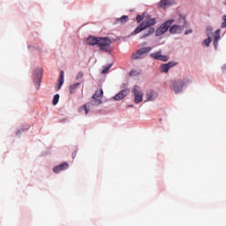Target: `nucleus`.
Instances as JSON below:
<instances>
[{
  "label": "nucleus",
  "instance_id": "1",
  "mask_svg": "<svg viewBox=\"0 0 226 226\" xmlns=\"http://www.w3.org/2000/svg\"><path fill=\"white\" fill-rule=\"evenodd\" d=\"M156 25V19L154 18H149L147 19H144L140 25L134 30V34H139V33H141V31H146L147 27V32H145L142 36L140 37L141 40H144L147 38V36H151L154 33V28L153 26Z\"/></svg>",
  "mask_w": 226,
  "mask_h": 226
},
{
  "label": "nucleus",
  "instance_id": "2",
  "mask_svg": "<svg viewBox=\"0 0 226 226\" xmlns=\"http://www.w3.org/2000/svg\"><path fill=\"white\" fill-rule=\"evenodd\" d=\"M98 47L101 50L104 52H110V45H112V41L107 37H99Z\"/></svg>",
  "mask_w": 226,
  "mask_h": 226
},
{
  "label": "nucleus",
  "instance_id": "3",
  "mask_svg": "<svg viewBox=\"0 0 226 226\" xmlns=\"http://www.w3.org/2000/svg\"><path fill=\"white\" fill-rule=\"evenodd\" d=\"M103 96V90H97L95 94L92 96V100L90 102V105L93 107H98V105H102V97Z\"/></svg>",
  "mask_w": 226,
  "mask_h": 226
},
{
  "label": "nucleus",
  "instance_id": "4",
  "mask_svg": "<svg viewBox=\"0 0 226 226\" xmlns=\"http://www.w3.org/2000/svg\"><path fill=\"white\" fill-rule=\"evenodd\" d=\"M170 87L171 91H174V93L177 94L183 91V87H185V80L179 79L177 81H172Z\"/></svg>",
  "mask_w": 226,
  "mask_h": 226
},
{
  "label": "nucleus",
  "instance_id": "5",
  "mask_svg": "<svg viewBox=\"0 0 226 226\" xmlns=\"http://www.w3.org/2000/svg\"><path fill=\"white\" fill-rule=\"evenodd\" d=\"M132 93L134 94V102L141 103L144 98V93L142 92V88H140V87L139 86H134Z\"/></svg>",
  "mask_w": 226,
  "mask_h": 226
},
{
  "label": "nucleus",
  "instance_id": "6",
  "mask_svg": "<svg viewBox=\"0 0 226 226\" xmlns=\"http://www.w3.org/2000/svg\"><path fill=\"white\" fill-rule=\"evenodd\" d=\"M174 20H168L164 22L157 30H156V36H162V34H165L167 31H169V28L172 25Z\"/></svg>",
  "mask_w": 226,
  "mask_h": 226
},
{
  "label": "nucleus",
  "instance_id": "7",
  "mask_svg": "<svg viewBox=\"0 0 226 226\" xmlns=\"http://www.w3.org/2000/svg\"><path fill=\"white\" fill-rule=\"evenodd\" d=\"M34 72V86L37 89H40V84H41V79L43 77V69L36 68Z\"/></svg>",
  "mask_w": 226,
  "mask_h": 226
},
{
  "label": "nucleus",
  "instance_id": "8",
  "mask_svg": "<svg viewBox=\"0 0 226 226\" xmlns=\"http://www.w3.org/2000/svg\"><path fill=\"white\" fill-rule=\"evenodd\" d=\"M151 52V47L142 48L132 54V59H141L143 54Z\"/></svg>",
  "mask_w": 226,
  "mask_h": 226
},
{
  "label": "nucleus",
  "instance_id": "9",
  "mask_svg": "<svg viewBox=\"0 0 226 226\" xmlns=\"http://www.w3.org/2000/svg\"><path fill=\"white\" fill-rule=\"evenodd\" d=\"M150 56L153 57V59H155L156 61H163V62L169 61L168 56L162 55V50H159L155 53H151Z\"/></svg>",
  "mask_w": 226,
  "mask_h": 226
},
{
  "label": "nucleus",
  "instance_id": "10",
  "mask_svg": "<svg viewBox=\"0 0 226 226\" xmlns=\"http://www.w3.org/2000/svg\"><path fill=\"white\" fill-rule=\"evenodd\" d=\"M69 167L70 164H68V162H62L61 164L53 168V172H55V174H59V172L66 170L67 169H69Z\"/></svg>",
  "mask_w": 226,
  "mask_h": 226
},
{
  "label": "nucleus",
  "instance_id": "11",
  "mask_svg": "<svg viewBox=\"0 0 226 226\" xmlns=\"http://www.w3.org/2000/svg\"><path fill=\"white\" fill-rule=\"evenodd\" d=\"M176 4V1L174 0H161L159 3V7L163 8H169V6H174Z\"/></svg>",
  "mask_w": 226,
  "mask_h": 226
},
{
  "label": "nucleus",
  "instance_id": "12",
  "mask_svg": "<svg viewBox=\"0 0 226 226\" xmlns=\"http://www.w3.org/2000/svg\"><path fill=\"white\" fill-rule=\"evenodd\" d=\"M146 97L148 102H154V100L158 98V93L154 90H148L146 94Z\"/></svg>",
  "mask_w": 226,
  "mask_h": 226
},
{
  "label": "nucleus",
  "instance_id": "13",
  "mask_svg": "<svg viewBox=\"0 0 226 226\" xmlns=\"http://www.w3.org/2000/svg\"><path fill=\"white\" fill-rule=\"evenodd\" d=\"M130 94V90L128 88H125L119 92L117 94L115 95L114 100L119 101L123 100V98H125V96H128Z\"/></svg>",
  "mask_w": 226,
  "mask_h": 226
},
{
  "label": "nucleus",
  "instance_id": "14",
  "mask_svg": "<svg viewBox=\"0 0 226 226\" xmlns=\"http://www.w3.org/2000/svg\"><path fill=\"white\" fill-rule=\"evenodd\" d=\"M183 32V26H177V25H174L170 28V33H171V34H179V33Z\"/></svg>",
  "mask_w": 226,
  "mask_h": 226
},
{
  "label": "nucleus",
  "instance_id": "15",
  "mask_svg": "<svg viewBox=\"0 0 226 226\" xmlns=\"http://www.w3.org/2000/svg\"><path fill=\"white\" fill-rule=\"evenodd\" d=\"M99 40H100V37L89 36L87 39V43L91 46L98 45Z\"/></svg>",
  "mask_w": 226,
  "mask_h": 226
},
{
  "label": "nucleus",
  "instance_id": "16",
  "mask_svg": "<svg viewBox=\"0 0 226 226\" xmlns=\"http://www.w3.org/2000/svg\"><path fill=\"white\" fill-rule=\"evenodd\" d=\"M63 84H64V72L61 71L60 72V79L58 81L56 89L59 91L61 87H63Z\"/></svg>",
  "mask_w": 226,
  "mask_h": 226
},
{
  "label": "nucleus",
  "instance_id": "17",
  "mask_svg": "<svg viewBox=\"0 0 226 226\" xmlns=\"http://www.w3.org/2000/svg\"><path fill=\"white\" fill-rule=\"evenodd\" d=\"M125 22H128V16H122L121 18L117 19L115 24H125Z\"/></svg>",
  "mask_w": 226,
  "mask_h": 226
},
{
  "label": "nucleus",
  "instance_id": "18",
  "mask_svg": "<svg viewBox=\"0 0 226 226\" xmlns=\"http://www.w3.org/2000/svg\"><path fill=\"white\" fill-rule=\"evenodd\" d=\"M79 86H80V83H75L74 85H72L70 87L71 94H73L75 93V90L77 89V87H79Z\"/></svg>",
  "mask_w": 226,
  "mask_h": 226
},
{
  "label": "nucleus",
  "instance_id": "19",
  "mask_svg": "<svg viewBox=\"0 0 226 226\" xmlns=\"http://www.w3.org/2000/svg\"><path fill=\"white\" fill-rule=\"evenodd\" d=\"M83 110H85V114L87 115L89 113V106H87V104H85L79 109V112H82Z\"/></svg>",
  "mask_w": 226,
  "mask_h": 226
},
{
  "label": "nucleus",
  "instance_id": "20",
  "mask_svg": "<svg viewBox=\"0 0 226 226\" xmlns=\"http://www.w3.org/2000/svg\"><path fill=\"white\" fill-rule=\"evenodd\" d=\"M161 68H162V72H164V73H169V70H170L167 64H162L161 65Z\"/></svg>",
  "mask_w": 226,
  "mask_h": 226
},
{
  "label": "nucleus",
  "instance_id": "21",
  "mask_svg": "<svg viewBox=\"0 0 226 226\" xmlns=\"http://www.w3.org/2000/svg\"><path fill=\"white\" fill-rule=\"evenodd\" d=\"M212 41H213V39H211V37H208L203 41V45H206V47H209Z\"/></svg>",
  "mask_w": 226,
  "mask_h": 226
},
{
  "label": "nucleus",
  "instance_id": "22",
  "mask_svg": "<svg viewBox=\"0 0 226 226\" xmlns=\"http://www.w3.org/2000/svg\"><path fill=\"white\" fill-rule=\"evenodd\" d=\"M59 103V94L54 95L53 98V105H57Z\"/></svg>",
  "mask_w": 226,
  "mask_h": 226
},
{
  "label": "nucleus",
  "instance_id": "23",
  "mask_svg": "<svg viewBox=\"0 0 226 226\" xmlns=\"http://www.w3.org/2000/svg\"><path fill=\"white\" fill-rule=\"evenodd\" d=\"M222 29H225L226 27V15L222 16V23L221 24Z\"/></svg>",
  "mask_w": 226,
  "mask_h": 226
},
{
  "label": "nucleus",
  "instance_id": "24",
  "mask_svg": "<svg viewBox=\"0 0 226 226\" xmlns=\"http://www.w3.org/2000/svg\"><path fill=\"white\" fill-rule=\"evenodd\" d=\"M110 68H112V64L107 65L102 72V73L105 74L109 72V70H110Z\"/></svg>",
  "mask_w": 226,
  "mask_h": 226
},
{
  "label": "nucleus",
  "instance_id": "25",
  "mask_svg": "<svg viewBox=\"0 0 226 226\" xmlns=\"http://www.w3.org/2000/svg\"><path fill=\"white\" fill-rule=\"evenodd\" d=\"M177 63L176 62H169L168 64H166V65H168V68H174V66H177Z\"/></svg>",
  "mask_w": 226,
  "mask_h": 226
},
{
  "label": "nucleus",
  "instance_id": "26",
  "mask_svg": "<svg viewBox=\"0 0 226 226\" xmlns=\"http://www.w3.org/2000/svg\"><path fill=\"white\" fill-rule=\"evenodd\" d=\"M136 20H137V22H142V20H144V16L143 15H138L136 17Z\"/></svg>",
  "mask_w": 226,
  "mask_h": 226
},
{
  "label": "nucleus",
  "instance_id": "27",
  "mask_svg": "<svg viewBox=\"0 0 226 226\" xmlns=\"http://www.w3.org/2000/svg\"><path fill=\"white\" fill-rule=\"evenodd\" d=\"M82 77H84V73L82 72H79L78 73L77 79L79 80V79H82Z\"/></svg>",
  "mask_w": 226,
  "mask_h": 226
},
{
  "label": "nucleus",
  "instance_id": "28",
  "mask_svg": "<svg viewBox=\"0 0 226 226\" xmlns=\"http://www.w3.org/2000/svg\"><path fill=\"white\" fill-rule=\"evenodd\" d=\"M214 38H215V43H216V41H218V40H220V34H215Z\"/></svg>",
  "mask_w": 226,
  "mask_h": 226
},
{
  "label": "nucleus",
  "instance_id": "29",
  "mask_svg": "<svg viewBox=\"0 0 226 226\" xmlns=\"http://www.w3.org/2000/svg\"><path fill=\"white\" fill-rule=\"evenodd\" d=\"M191 33H193V30L189 29L185 32V34H191Z\"/></svg>",
  "mask_w": 226,
  "mask_h": 226
},
{
  "label": "nucleus",
  "instance_id": "30",
  "mask_svg": "<svg viewBox=\"0 0 226 226\" xmlns=\"http://www.w3.org/2000/svg\"><path fill=\"white\" fill-rule=\"evenodd\" d=\"M214 46H215V49H216V47H218V41H214Z\"/></svg>",
  "mask_w": 226,
  "mask_h": 226
},
{
  "label": "nucleus",
  "instance_id": "31",
  "mask_svg": "<svg viewBox=\"0 0 226 226\" xmlns=\"http://www.w3.org/2000/svg\"><path fill=\"white\" fill-rule=\"evenodd\" d=\"M215 34H220V29L215 31Z\"/></svg>",
  "mask_w": 226,
  "mask_h": 226
},
{
  "label": "nucleus",
  "instance_id": "32",
  "mask_svg": "<svg viewBox=\"0 0 226 226\" xmlns=\"http://www.w3.org/2000/svg\"><path fill=\"white\" fill-rule=\"evenodd\" d=\"M222 70H226V64L222 65Z\"/></svg>",
  "mask_w": 226,
  "mask_h": 226
},
{
  "label": "nucleus",
  "instance_id": "33",
  "mask_svg": "<svg viewBox=\"0 0 226 226\" xmlns=\"http://www.w3.org/2000/svg\"><path fill=\"white\" fill-rule=\"evenodd\" d=\"M133 73H135V72H131L130 75L132 76L133 75Z\"/></svg>",
  "mask_w": 226,
  "mask_h": 226
},
{
  "label": "nucleus",
  "instance_id": "34",
  "mask_svg": "<svg viewBox=\"0 0 226 226\" xmlns=\"http://www.w3.org/2000/svg\"><path fill=\"white\" fill-rule=\"evenodd\" d=\"M72 158H75V154L72 155Z\"/></svg>",
  "mask_w": 226,
  "mask_h": 226
}]
</instances>
